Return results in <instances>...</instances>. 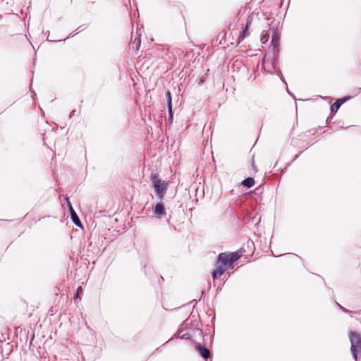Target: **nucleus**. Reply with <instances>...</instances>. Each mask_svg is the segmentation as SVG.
<instances>
[{
  "instance_id": "6e6552de",
  "label": "nucleus",
  "mask_w": 361,
  "mask_h": 361,
  "mask_svg": "<svg viewBox=\"0 0 361 361\" xmlns=\"http://www.w3.org/2000/svg\"><path fill=\"white\" fill-rule=\"evenodd\" d=\"M241 184L243 186H245V187H247V188H251L255 184V180H254L253 178L248 177V178H245V180H243L242 181Z\"/></svg>"
},
{
  "instance_id": "a211bd4d",
  "label": "nucleus",
  "mask_w": 361,
  "mask_h": 361,
  "mask_svg": "<svg viewBox=\"0 0 361 361\" xmlns=\"http://www.w3.org/2000/svg\"><path fill=\"white\" fill-rule=\"evenodd\" d=\"M350 97H343V98H341V99H338L339 100H341L342 102V104H343L344 102H345L347 100H348Z\"/></svg>"
},
{
  "instance_id": "f257e3e1",
  "label": "nucleus",
  "mask_w": 361,
  "mask_h": 361,
  "mask_svg": "<svg viewBox=\"0 0 361 361\" xmlns=\"http://www.w3.org/2000/svg\"><path fill=\"white\" fill-rule=\"evenodd\" d=\"M250 256V252L247 253L245 247H241L235 252H221L217 257L216 267L214 271L232 269L238 263L244 264L248 262Z\"/></svg>"
},
{
  "instance_id": "1a4fd4ad",
  "label": "nucleus",
  "mask_w": 361,
  "mask_h": 361,
  "mask_svg": "<svg viewBox=\"0 0 361 361\" xmlns=\"http://www.w3.org/2000/svg\"><path fill=\"white\" fill-rule=\"evenodd\" d=\"M249 35H250L249 28H247V27H245V29L243 30V32L240 34V35L238 37V43L239 44Z\"/></svg>"
},
{
  "instance_id": "ddd939ff",
  "label": "nucleus",
  "mask_w": 361,
  "mask_h": 361,
  "mask_svg": "<svg viewBox=\"0 0 361 361\" xmlns=\"http://www.w3.org/2000/svg\"><path fill=\"white\" fill-rule=\"evenodd\" d=\"M65 200H66V202L67 203L68 207L69 209L70 214H72L73 212H75V210L73 209L72 205H71V202L69 200V198L68 197H65Z\"/></svg>"
},
{
  "instance_id": "0eeeda50",
  "label": "nucleus",
  "mask_w": 361,
  "mask_h": 361,
  "mask_svg": "<svg viewBox=\"0 0 361 361\" xmlns=\"http://www.w3.org/2000/svg\"><path fill=\"white\" fill-rule=\"evenodd\" d=\"M271 44L274 48L279 44V36L276 30H273L271 32Z\"/></svg>"
},
{
  "instance_id": "9b49d317",
  "label": "nucleus",
  "mask_w": 361,
  "mask_h": 361,
  "mask_svg": "<svg viewBox=\"0 0 361 361\" xmlns=\"http://www.w3.org/2000/svg\"><path fill=\"white\" fill-rule=\"evenodd\" d=\"M71 219H72L73 223L76 226H81L82 224H81L77 214L75 212H73L72 214H71Z\"/></svg>"
},
{
  "instance_id": "7ed1b4c3",
  "label": "nucleus",
  "mask_w": 361,
  "mask_h": 361,
  "mask_svg": "<svg viewBox=\"0 0 361 361\" xmlns=\"http://www.w3.org/2000/svg\"><path fill=\"white\" fill-rule=\"evenodd\" d=\"M350 340L351 343L350 350L355 360L357 355H361V336L357 332H350Z\"/></svg>"
},
{
  "instance_id": "f03ea898",
  "label": "nucleus",
  "mask_w": 361,
  "mask_h": 361,
  "mask_svg": "<svg viewBox=\"0 0 361 361\" xmlns=\"http://www.w3.org/2000/svg\"><path fill=\"white\" fill-rule=\"evenodd\" d=\"M151 181L154 188L156 195L161 201L166 193L168 183L159 179L158 175L155 173L151 175Z\"/></svg>"
},
{
  "instance_id": "f8f14e48",
  "label": "nucleus",
  "mask_w": 361,
  "mask_h": 361,
  "mask_svg": "<svg viewBox=\"0 0 361 361\" xmlns=\"http://www.w3.org/2000/svg\"><path fill=\"white\" fill-rule=\"evenodd\" d=\"M166 97L167 106L172 105V98H171V94L170 91L166 92Z\"/></svg>"
},
{
  "instance_id": "423d86ee",
  "label": "nucleus",
  "mask_w": 361,
  "mask_h": 361,
  "mask_svg": "<svg viewBox=\"0 0 361 361\" xmlns=\"http://www.w3.org/2000/svg\"><path fill=\"white\" fill-rule=\"evenodd\" d=\"M154 214L157 216V217L161 218L163 216L166 215L165 209L161 203H158L155 206L154 208Z\"/></svg>"
},
{
  "instance_id": "6ab92c4d",
  "label": "nucleus",
  "mask_w": 361,
  "mask_h": 361,
  "mask_svg": "<svg viewBox=\"0 0 361 361\" xmlns=\"http://www.w3.org/2000/svg\"><path fill=\"white\" fill-rule=\"evenodd\" d=\"M140 39H138V45L140 46Z\"/></svg>"
},
{
  "instance_id": "dca6fc26",
  "label": "nucleus",
  "mask_w": 361,
  "mask_h": 361,
  "mask_svg": "<svg viewBox=\"0 0 361 361\" xmlns=\"http://www.w3.org/2000/svg\"><path fill=\"white\" fill-rule=\"evenodd\" d=\"M224 272H212V276L214 279H216L219 277H220Z\"/></svg>"
},
{
  "instance_id": "39448f33",
  "label": "nucleus",
  "mask_w": 361,
  "mask_h": 361,
  "mask_svg": "<svg viewBox=\"0 0 361 361\" xmlns=\"http://www.w3.org/2000/svg\"><path fill=\"white\" fill-rule=\"evenodd\" d=\"M195 349L197 350V352L201 355V356L204 358L207 359L210 357V352L208 348L206 347L201 346L200 344H197L195 347Z\"/></svg>"
},
{
  "instance_id": "f3484780",
  "label": "nucleus",
  "mask_w": 361,
  "mask_h": 361,
  "mask_svg": "<svg viewBox=\"0 0 361 361\" xmlns=\"http://www.w3.org/2000/svg\"><path fill=\"white\" fill-rule=\"evenodd\" d=\"M82 286H79L77 289V292H76V294H75L74 298L76 299V298H79V295L82 293Z\"/></svg>"
},
{
  "instance_id": "2eb2a0df",
  "label": "nucleus",
  "mask_w": 361,
  "mask_h": 361,
  "mask_svg": "<svg viewBox=\"0 0 361 361\" xmlns=\"http://www.w3.org/2000/svg\"><path fill=\"white\" fill-rule=\"evenodd\" d=\"M252 21V17L250 16H248L247 18L246 25H245V27H247V28H250Z\"/></svg>"
},
{
  "instance_id": "20e7f679",
  "label": "nucleus",
  "mask_w": 361,
  "mask_h": 361,
  "mask_svg": "<svg viewBox=\"0 0 361 361\" xmlns=\"http://www.w3.org/2000/svg\"><path fill=\"white\" fill-rule=\"evenodd\" d=\"M262 65L263 69L268 73H273L275 69L273 62L267 58L263 59Z\"/></svg>"
},
{
  "instance_id": "9d476101",
  "label": "nucleus",
  "mask_w": 361,
  "mask_h": 361,
  "mask_svg": "<svg viewBox=\"0 0 361 361\" xmlns=\"http://www.w3.org/2000/svg\"><path fill=\"white\" fill-rule=\"evenodd\" d=\"M342 104L341 100L337 99L331 106V111L332 112H336L338 111V109L340 108L341 105Z\"/></svg>"
},
{
  "instance_id": "4468645a",
  "label": "nucleus",
  "mask_w": 361,
  "mask_h": 361,
  "mask_svg": "<svg viewBox=\"0 0 361 361\" xmlns=\"http://www.w3.org/2000/svg\"><path fill=\"white\" fill-rule=\"evenodd\" d=\"M168 111L169 114V121H172L173 120V111H172V105L167 106Z\"/></svg>"
}]
</instances>
